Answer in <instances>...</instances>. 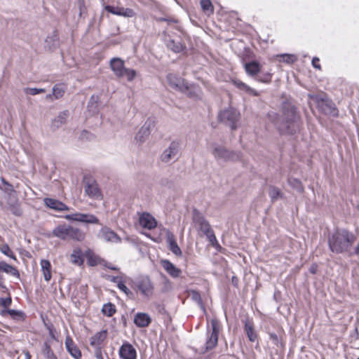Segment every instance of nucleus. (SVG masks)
Wrapping results in <instances>:
<instances>
[{
    "instance_id": "ea45409f",
    "label": "nucleus",
    "mask_w": 359,
    "mask_h": 359,
    "mask_svg": "<svg viewBox=\"0 0 359 359\" xmlns=\"http://www.w3.org/2000/svg\"><path fill=\"white\" fill-rule=\"evenodd\" d=\"M2 294H6V297H1L0 299V303L1 305L5 309H8V308L11 305L12 303V299L11 297V294L7 291V292H1Z\"/></svg>"
},
{
    "instance_id": "a211bd4d",
    "label": "nucleus",
    "mask_w": 359,
    "mask_h": 359,
    "mask_svg": "<svg viewBox=\"0 0 359 359\" xmlns=\"http://www.w3.org/2000/svg\"><path fill=\"white\" fill-rule=\"evenodd\" d=\"M44 204L50 209L57 211L69 210V208L64 203L50 198H45L43 199Z\"/></svg>"
},
{
    "instance_id": "a878e982",
    "label": "nucleus",
    "mask_w": 359,
    "mask_h": 359,
    "mask_svg": "<svg viewBox=\"0 0 359 359\" xmlns=\"http://www.w3.org/2000/svg\"><path fill=\"white\" fill-rule=\"evenodd\" d=\"M245 69L248 75L255 76L260 72L261 66L257 62H250L245 64Z\"/></svg>"
},
{
    "instance_id": "c756f323",
    "label": "nucleus",
    "mask_w": 359,
    "mask_h": 359,
    "mask_svg": "<svg viewBox=\"0 0 359 359\" xmlns=\"http://www.w3.org/2000/svg\"><path fill=\"white\" fill-rule=\"evenodd\" d=\"M233 83L234 86H236L238 89L244 90L250 95H252L254 96L259 95V93L257 90L250 88V86H248V85H246L245 83L240 80H234Z\"/></svg>"
},
{
    "instance_id": "dca6fc26",
    "label": "nucleus",
    "mask_w": 359,
    "mask_h": 359,
    "mask_svg": "<svg viewBox=\"0 0 359 359\" xmlns=\"http://www.w3.org/2000/svg\"><path fill=\"white\" fill-rule=\"evenodd\" d=\"M166 243L168 245L169 250L174 255H175L177 257L182 256V250L177 243L176 238L174 234L170 231H168L166 233Z\"/></svg>"
},
{
    "instance_id": "f257e3e1",
    "label": "nucleus",
    "mask_w": 359,
    "mask_h": 359,
    "mask_svg": "<svg viewBox=\"0 0 359 359\" xmlns=\"http://www.w3.org/2000/svg\"><path fill=\"white\" fill-rule=\"evenodd\" d=\"M356 239L353 232L345 229H337L328 238L329 248L336 254L346 253L352 248Z\"/></svg>"
},
{
    "instance_id": "8fccbe9b",
    "label": "nucleus",
    "mask_w": 359,
    "mask_h": 359,
    "mask_svg": "<svg viewBox=\"0 0 359 359\" xmlns=\"http://www.w3.org/2000/svg\"><path fill=\"white\" fill-rule=\"evenodd\" d=\"M100 262V258L96 256H90L88 258V263L90 266H96Z\"/></svg>"
},
{
    "instance_id": "1a4fd4ad",
    "label": "nucleus",
    "mask_w": 359,
    "mask_h": 359,
    "mask_svg": "<svg viewBox=\"0 0 359 359\" xmlns=\"http://www.w3.org/2000/svg\"><path fill=\"white\" fill-rule=\"evenodd\" d=\"M180 143L177 141H172L161 156V159L164 163L176 161L180 156Z\"/></svg>"
},
{
    "instance_id": "09e8293b",
    "label": "nucleus",
    "mask_w": 359,
    "mask_h": 359,
    "mask_svg": "<svg viewBox=\"0 0 359 359\" xmlns=\"http://www.w3.org/2000/svg\"><path fill=\"white\" fill-rule=\"evenodd\" d=\"M118 287L121 290L123 291L126 295H129V294H131L132 292H130V290L126 286V285L124 284V283L121 280V282H118V285H117Z\"/></svg>"
},
{
    "instance_id": "603ef678",
    "label": "nucleus",
    "mask_w": 359,
    "mask_h": 359,
    "mask_svg": "<svg viewBox=\"0 0 359 359\" xmlns=\"http://www.w3.org/2000/svg\"><path fill=\"white\" fill-rule=\"evenodd\" d=\"M80 138L81 140H90L93 138V135L86 130H83L81 132Z\"/></svg>"
},
{
    "instance_id": "58836bf2",
    "label": "nucleus",
    "mask_w": 359,
    "mask_h": 359,
    "mask_svg": "<svg viewBox=\"0 0 359 359\" xmlns=\"http://www.w3.org/2000/svg\"><path fill=\"white\" fill-rule=\"evenodd\" d=\"M277 57H280V61L285 62L287 64H292L297 60V57L292 54H282L277 55Z\"/></svg>"
},
{
    "instance_id": "4be33fe9",
    "label": "nucleus",
    "mask_w": 359,
    "mask_h": 359,
    "mask_svg": "<svg viewBox=\"0 0 359 359\" xmlns=\"http://www.w3.org/2000/svg\"><path fill=\"white\" fill-rule=\"evenodd\" d=\"M69 225L62 224L55 227L53 231V235L62 240H67L69 238Z\"/></svg>"
},
{
    "instance_id": "69168bd1",
    "label": "nucleus",
    "mask_w": 359,
    "mask_h": 359,
    "mask_svg": "<svg viewBox=\"0 0 359 359\" xmlns=\"http://www.w3.org/2000/svg\"><path fill=\"white\" fill-rule=\"evenodd\" d=\"M1 182H2V183H4V184L8 185V186H9L10 187H12V186H11L10 184H8V182H7L4 179V178H1Z\"/></svg>"
},
{
    "instance_id": "39448f33",
    "label": "nucleus",
    "mask_w": 359,
    "mask_h": 359,
    "mask_svg": "<svg viewBox=\"0 0 359 359\" xmlns=\"http://www.w3.org/2000/svg\"><path fill=\"white\" fill-rule=\"evenodd\" d=\"M210 152L218 162L237 161L241 158V154L227 149L223 145L213 143L210 147Z\"/></svg>"
},
{
    "instance_id": "412c9836",
    "label": "nucleus",
    "mask_w": 359,
    "mask_h": 359,
    "mask_svg": "<svg viewBox=\"0 0 359 359\" xmlns=\"http://www.w3.org/2000/svg\"><path fill=\"white\" fill-rule=\"evenodd\" d=\"M161 265L165 271L172 278H178L180 276L182 271L176 267L172 262L167 259L161 261Z\"/></svg>"
},
{
    "instance_id": "e433bc0d",
    "label": "nucleus",
    "mask_w": 359,
    "mask_h": 359,
    "mask_svg": "<svg viewBox=\"0 0 359 359\" xmlns=\"http://www.w3.org/2000/svg\"><path fill=\"white\" fill-rule=\"evenodd\" d=\"M42 353L46 357V359H57V356L51 349L49 341H46L44 343Z\"/></svg>"
},
{
    "instance_id": "ddd939ff",
    "label": "nucleus",
    "mask_w": 359,
    "mask_h": 359,
    "mask_svg": "<svg viewBox=\"0 0 359 359\" xmlns=\"http://www.w3.org/2000/svg\"><path fill=\"white\" fill-rule=\"evenodd\" d=\"M104 9L114 15L123 16L126 18H133L135 15V13L131 8H123L119 6H106Z\"/></svg>"
},
{
    "instance_id": "f03ea898",
    "label": "nucleus",
    "mask_w": 359,
    "mask_h": 359,
    "mask_svg": "<svg viewBox=\"0 0 359 359\" xmlns=\"http://www.w3.org/2000/svg\"><path fill=\"white\" fill-rule=\"evenodd\" d=\"M279 131L283 134H293L300 126L299 116L294 106L285 104L283 107V114L275 123Z\"/></svg>"
},
{
    "instance_id": "4d7b16f0",
    "label": "nucleus",
    "mask_w": 359,
    "mask_h": 359,
    "mask_svg": "<svg viewBox=\"0 0 359 359\" xmlns=\"http://www.w3.org/2000/svg\"><path fill=\"white\" fill-rule=\"evenodd\" d=\"M192 298L196 301L198 303H201V295L198 292L196 291L192 292Z\"/></svg>"
},
{
    "instance_id": "6e6d98bb",
    "label": "nucleus",
    "mask_w": 359,
    "mask_h": 359,
    "mask_svg": "<svg viewBox=\"0 0 359 359\" xmlns=\"http://www.w3.org/2000/svg\"><path fill=\"white\" fill-rule=\"evenodd\" d=\"M95 355L97 359H104L102 353V348H95Z\"/></svg>"
},
{
    "instance_id": "bb28decb",
    "label": "nucleus",
    "mask_w": 359,
    "mask_h": 359,
    "mask_svg": "<svg viewBox=\"0 0 359 359\" xmlns=\"http://www.w3.org/2000/svg\"><path fill=\"white\" fill-rule=\"evenodd\" d=\"M41 271L44 280L48 282L51 279V264L48 259H41L40 262Z\"/></svg>"
},
{
    "instance_id": "2eb2a0df",
    "label": "nucleus",
    "mask_w": 359,
    "mask_h": 359,
    "mask_svg": "<svg viewBox=\"0 0 359 359\" xmlns=\"http://www.w3.org/2000/svg\"><path fill=\"white\" fill-rule=\"evenodd\" d=\"M99 237L111 243H120L121 238L111 229L107 226L102 227L99 232Z\"/></svg>"
},
{
    "instance_id": "7ed1b4c3",
    "label": "nucleus",
    "mask_w": 359,
    "mask_h": 359,
    "mask_svg": "<svg viewBox=\"0 0 359 359\" xmlns=\"http://www.w3.org/2000/svg\"><path fill=\"white\" fill-rule=\"evenodd\" d=\"M167 81L171 88L190 97L198 98L201 97V90L198 86L190 85L184 79L174 74H169L167 76Z\"/></svg>"
},
{
    "instance_id": "a18cd8bd",
    "label": "nucleus",
    "mask_w": 359,
    "mask_h": 359,
    "mask_svg": "<svg viewBox=\"0 0 359 359\" xmlns=\"http://www.w3.org/2000/svg\"><path fill=\"white\" fill-rule=\"evenodd\" d=\"M201 6L204 11H212V5L210 0H201Z\"/></svg>"
},
{
    "instance_id": "f8f14e48",
    "label": "nucleus",
    "mask_w": 359,
    "mask_h": 359,
    "mask_svg": "<svg viewBox=\"0 0 359 359\" xmlns=\"http://www.w3.org/2000/svg\"><path fill=\"white\" fill-rule=\"evenodd\" d=\"M85 193L93 199H101L102 193L98 187L97 183L95 180H89L87 182L84 187Z\"/></svg>"
},
{
    "instance_id": "7c9ffc66",
    "label": "nucleus",
    "mask_w": 359,
    "mask_h": 359,
    "mask_svg": "<svg viewBox=\"0 0 359 359\" xmlns=\"http://www.w3.org/2000/svg\"><path fill=\"white\" fill-rule=\"evenodd\" d=\"M245 331L250 341H255L257 339V334L254 330L253 324L250 321H246L245 324Z\"/></svg>"
},
{
    "instance_id": "680f3d73",
    "label": "nucleus",
    "mask_w": 359,
    "mask_h": 359,
    "mask_svg": "<svg viewBox=\"0 0 359 359\" xmlns=\"http://www.w3.org/2000/svg\"><path fill=\"white\" fill-rule=\"evenodd\" d=\"M49 334L53 339H56V337L54 334V331L51 327H49Z\"/></svg>"
},
{
    "instance_id": "bf43d9fd",
    "label": "nucleus",
    "mask_w": 359,
    "mask_h": 359,
    "mask_svg": "<svg viewBox=\"0 0 359 359\" xmlns=\"http://www.w3.org/2000/svg\"><path fill=\"white\" fill-rule=\"evenodd\" d=\"M111 281L118 285V283L121 281V278L119 276H115L111 278Z\"/></svg>"
},
{
    "instance_id": "423d86ee",
    "label": "nucleus",
    "mask_w": 359,
    "mask_h": 359,
    "mask_svg": "<svg viewBox=\"0 0 359 359\" xmlns=\"http://www.w3.org/2000/svg\"><path fill=\"white\" fill-rule=\"evenodd\" d=\"M221 325L219 321L213 318L210 321V327L208 325L206 333V341L205 344V348L201 352L205 353L206 351L215 348L218 343V337L220 332Z\"/></svg>"
},
{
    "instance_id": "9b49d317",
    "label": "nucleus",
    "mask_w": 359,
    "mask_h": 359,
    "mask_svg": "<svg viewBox=\"0 0 359 359\" xmlns=\"http://www.w3.org/2000/svg\"><path fill=\"white\" fill-rule=\"evenodd\" d=\"M136 287L145 297H151L154 292V285L148 277H142L136 283Z\"/></svg>"
},
{
    "instance_id": "864d4df0",
    "label": "nucleus",
    "mask_w": 359,
    "mask_h": 359,
    "mask_svg": "<svg viewBox=\"0 0 359 359\" xmlns=\"http://www.w3.org/2000/svg\"><path fill=\"white\" fill-rule=\"evenodd\" d=\"M269 338L270 339L276 344V345H278V344L280 343V340H279V338L277 336L276 334L275 333H270L269 334Z\"/></svg>"
},
{
    "instance_id": "c85d7f7f",
    "label": "nucleus",
    "mask_w": 359,
    "mask_h": 359,
    "mask_svg": "<svg viewBox=\"0 0 359 359\" xmlns=\"http://www.w3.org/2000/svg\"><path fill=\"white\" fill-rule=\"evenodd\" d=\"M70 260L72 263L76 264L78 266H81L83 264V258L81 248H76L73 250L70 257Z\"/></svg>"
},
{
    "instance_id": "f3484780",
    "label": "nucleus",
    "mask_w": 359,
    "mask_h": 359,
    "mask_svg": "<svg viewBox=\"0 0 359 359\" xmlns=\"http://www.w3.org/2000/svg\"><path fill=\"white\" fill-rule=\"evenodd\" d=\"M107 330H102L95 333L90 339V345L94 348H102V345L107 339Z\"/></svg>"
},
{
    "instance_id": "052dcab7",
    "label": "nucleus",
    "mask_w": 359,
    "mask_h": 359,
    "mask_svg": "<svg viewBox=\"0 0 359 359\" xmlns=\"http://www.w3.org/2000/svg\"><path fill=\"white\" fill-rule=\"evenodd\" d=\"M355 255H359V243L354 248V250L353 252Z\"/></svg>"
},
{
    "instance_id": "b1692460",
    "label": "nucleus",
    "mask_w": 359,
    "mask_h": 359,
    "mask_svg": "<svg viewBox=\"0 0 359 359\" xmlns=\"http://www.w3.org/2000/svg\"><path fill=\"white\" fill-rule=\"evenodd\" d=\"M6 313L9 314L11 317L18 322H23L26 319L25 313L22 311H18L14 309H4L1 311V316H5Z\"/></svg>"
},
{
    "instance_id": "72a5a7b5",
    "label": "nucleus",
    "mask_w": 359,
    "mask_h": 359,
    "mask_svg": "<svg viewBox=\"0 0 359 359\" xmlns=\"http://www.w3.org/2000/svg\"><path fill=\"white\" fill-rule=\"evenodd\" d=\"M167 46L175 53H180L184 50L183 44L179 41L170 40L167 42Z\"/></svg>"
},
{
    "instance_id": "aec40b11",
    "label": "nucleus",
    "mask_w": 359,
    "mask_h": 359,
    "mask_svg": "<svg viewBox=\"0 0 359 359\" xmlns=\"http://www.w3.org/2000/svg\"><path fill=\"white\" fill-rule=\"evenodd\" d=\"M151 126V123L149 121H147L142 128L139 130L138 133L135 136V140L137 142L140 144L144 142L150 135V127Z\"/></svg>"
},
{
    "instance_id": "c03bdc74",
    "label": "nucleus",
    "mask_w": 359,
    "mask_h": 359,
    "mask_svg": "<svg viewBox=\"0 0 359 359\" xmlns=\"http://www.w3.org/2000/svg\"><path fill=\"white\" fill-rule=\"evenodd\" d=\"M271 74L270 73H265V74H263L259 76H257L256 77V80L259 82H262V83H270L271 81Z\"/></svg>"
},
{
    "instance_id": "4468645a",
    "label": "nucleus",
    "mask_w": 359,
    "mask_h": 359,
    "mask_svg": "<svg viewBox=\"0 0 359 359\" xmlns=\"http://www.w3.org/2000/svg\"><path fill=\"white\" fill-rule=\"evenodd\" d=\"M121 359H137V351L129 343L125 342L119 348L118 351Z\"/></svg>"
},
{
    "instance_id": "20e7f679",
    "label": "nucleus",
    "mask_w": 359,
    "mask_h": 359,
    "mask_svg": "<svg viewBox=\"0 0 359 359\" xmlns=\"http://www.w3.org/2000/svg\"><path fill=\"white\" fill-rule=\"evenodd\" d=\"M193 222L197 230L206 236L213 247L217 248L219 246L210 223L202 214L196 211L194 212Z\"/></svg>"
},
{
    "instance_id": "13d9d810",
    "label": "nucleus",
    "mask_w": 359,
    "mask_h": 359,
    "mask_svg": "<svg viewBox=\"0 0 359 359\" xmlns=\"http://www.w3.org/2000/svg\"><path fill=\"white\" fill-rule=\"evenodd\" d=\"M309 271L311 273L315 274L317 271V266L316 264H313L311 266Z\"/></svg>"
},
{
    "instance_id": "79ce46f5",
    "label": "nucleus",
    "mask_w": 359,
    "mask_h": 359,
    "mask_svg": "<svg viewBox=\"0 0 359 359\" xmlns=\"http://www.w3.org/2000/svg\"><path fill=\"white\" fill-rule=\"evenodd\" d=\"M24 92L27 95H36L46 92L44 88H25Z\"/></svg>"
},
{
    "instance_id": "6e6552de",
    "label": "nucleus",
    "mask_w": 359,
    "mask_h": 359,
    "mask_svg": "<svg viewBox=\"0 0 359 359\" xmlns=\"http://www.w3.org/2000/svg\"><path fill=\"white\" fill-rule=\"evenodd\" d=\"M240 113L231 107L222 111L218 116L219 121L229 126L231 129L237 128V123L240 119Z\"/></svg>"
},
{
    "instance_id": "6ab92c4d",
    "label": "nucleus",
    "mask_w": 359,
    "mask_h": 359,
    "mask_svg": "<svg viewBox=\"0 0 359 359\" xmlns=\"http://www.w3.org/2000/svg\"><path fill=\"white\" fill-rule=\"evenodd\" d=\"M65 346L67 351L74 358L79 359L81 357V352L80 349L69 336L66 337Z\"/></svg>"
},
{
    "instance_id": "4c0bfd02",
    "label": "nucleus",
    "mask_w": 359,
    "mask_h": 359,
    "mask_svg": "<svg viewBox=\"0 0 359 359\" xmlns=\"http://www.w3.org/2000/svg\"><path fill=\"white\" fill-rule=\"evenodd\" d=\"M102 312L104 315L111 317L116 312V307L111 303L105 304L102 306Z\"/></svg>"
},
{
    "instance_id": "c9c22d12",
    "label": "nucleus",
    "mask_w": 359,
    "mask_h": 359,
    "mask_svg": "<svg viewBox=\"0 0 359 359\" xmlns=\"http://www.w3.org/2000/svg\"><path fill=\"white\" fill-rule=\"evenodd\" d=\"M66 90V86L63 83L55 84L53 88V93L55 99H59L63 96Z\"/></svg>"
},
{
    "instance_id": "37998d69",
    "label": "nucleus",
    "mask_w": 359,
    "mask_h": 359,
    "mask_svg": "<svg viewBox=\"0 0 359 359\" xmlns=\"http://www.w3.org/2000/svg\"><path fill=\"white\" fill-rule=\"evenodd\" d=\"M0 250L5 255H6L15 260L16 259V257H15L14 253L13 252V251L11 250V248H9V246L7 244L3 245L1 247Z\"/></svg>"
},
{
    "instance_id": "2f4dec72",
    "label": "nucleus",
    "mask_w": 359,
    "mask_h": 359,
    "mask_svg": "<svg viewBox=\"0 0 359 359\" xmlns=\"http://www.w3.org/2000/svg\"><path fill=\"white\" fill-rule=\"evenodd\" d=\"M0 271L16 277L20 276L18 271L15 267L4 262H0Z\"/></svg>"
},
{
    "instance_id": "338daca9",
    "label": "nucleus",
    "mask_w": 359,
    "mask_h": 359,
    "mask_svg": "<svg viewBox=\"0 0 359 359\" xmlns=\"http://www.w3.org/2000/svg\"><path fill=\"white\" fill-rule=\"evenodd\" d=\"M25 359H31V355L29 352L25 353Z\"/></svg>"
},
{
    "instance_id": "de8ad7c7",
    "label": "nucleus",
    "mask_w": 359,
    "mask_h": 359,
    "mask_svg": "<svg viewBox=\"0 0 359 359\" xmlns=\"http://www.w3.org/2000/svg\"><path fill=\"white\" fill-rule=\"evenodd\" d=\"M269 194L272 200H275L280 196V191L279 189L275 187H271L269 189Z\"/></svg>"
},
{
    "instance_id": "5701e85b",
    "label": "nucleus",
    "mask_w": 359,
    "mask_h": 359,
    "mask_svg": "<svg viewBox=\"0 0 359 359\" xmlns=\"http://www.w3.org/2000/svg\"><path fill=\"white\" fill-rule=\"evenodd\" d=\"M151 321L150 316L145 313H137L134 318V323L138 327H147Z\"/></svg>"
},
{
    "instance_id": "3c124183",
    "label": "nucleus",
    "mask_w": 359,
    "mask_h": 359,
    "mask_svg": "<svg viewBox=\"0 0 359 359\" xmlns=\"http://www.w3.org/2000/svg\"><path fill=\"white\" fill-rule=\"evenodd\" d=\"M57 41V36L56 34H54L52 36H48L46 39V43L47 44H49L50 43H52L51 46H49V48H50L51 46H54L55 45V43Z\"/></svg>"
},
{
    "instance_id": "9d476101",
    "label": "nucleus",
    "mask_w": 359,
    "mask_h": 359,
    "mask_svg": "<svg viewBox=\"0 0 359 359\" xmlns=\"http://www.w3.org/2000/svg\"><path fill=\"white\" fill-rule=\"evenodd\" d=\"M139 224L143 228L148 230L154 229L157 226V221L154 217L147 212H138Z\"/></svg>"
},
{
    "instance_id": "cd10ccee",
    "label": "nucleus",
    "mask_w": 359,
    "mask_h": 359,
    "mask_svg": "<svg viewBox=\"0 0 359 359\" xmlns=\"http://www.w3.org/2000/svg\"><path fill=\"white\" fill-rule=\"evenodd\" d=\"M85 238L86 233L82 230L79 228H74L72 226H70L69 239L81 242L84 241Z\"/></svg>"
},
{
    "instance_id": "5fc2aeb1",
    "label": "nucleus",
    "mask_w": 359,
    "mask_h": 359,
    "mask_svg": "<svg viewBox=\"0 0 359 359\" xmlns=\"http://www.w3.org/2000/svg\"><path fill=\"white\" fill-rule=\"evenodd\" d=\"M319 58L317 57H315L312 60V65L314 68L320 69V65L319 64Z\"/></svg>"
},
{
    "instance_id": "774afa93",
    "label": "nucleus",
    "mask_w": 359,
    "mask_h": 359,
    "mask_svg": "<svg viewBox=\"0 0 359 359\" xmlns=\"http://www.w3.org/2000/svg\"><path fill=\"white\" fill-rule=\"evenodd\" d=\"M159 21H168L166 18H160Z\"/></svg>"
},
{
    "instance_id": "49530a36",
    "label": "nucleus",
    "mask_w": 359,
    "mask_h": 359,
    "mask_svg": "<svg viewBox=\"0 0 359 359\" xmlns=\"http://www.w3.org/2000/svg\"><path fill=\"white\" fill-rule=\"evenodd\" d=\"M80 212H75L72 214L66 215L64 218L68 221H74L80 222Z\"/></svg>"
},
{
    "instance_id": "0e129e2a",
    "label": "nucleus",
    "mask_w": 359,
    "mask_h": 359,
    "mask_svg": "<svg viewBox=\"0 0 359 359\" xmlns=\"http://www.w3.org/2000/svg\"><path fill=\"white\" fill-rule=\"evenodd\" d=\"M0 291L1 292H7V288L5 286L0 284Z\"/></svg>"
},
{
    "instance_id": "e2e57ef3",
    "label": "nucleus",
    "mask_w": 359,
    "mask_h": 359,
    "mask_svg": "<svg viewBox=\"0 0 359 359\" xmlns=\"http://www.w3.org/2000/svg\"><path fill=\"white\" fill-rule=\"evenodd\" d=\"M46 98L47 100H53L54 98V95H53V93H52V94H48L46 97Z\"/></svg>"
},
{
    "instance_id": "a19ab883",
    "label": "nucleus",
    "mask_w": 359,
    "mask_h": 359,
    "mask_svg": "<svg viewBox=\"0 0 359 359\" xmlns=\"http://www.w3.org/2000/svg\"><path fill=\"white\" fill-rule=\"evenodd\" d=\"M288 183L292 187H293L298 191H299V192L303 191V189H304L302 185L301 182L299 180L295 179V178H290V179H288Z\"/></svg>"
},
{
    "instance_id": "393cba45",
    "label": "nucleus",
    "mask_w": 359,
    "mask_h": 359,
    "mask_svg": "<svg viewBox=\"0 0 359 359\" xmlns=\"http://www.w3.org/2000/svg\"><path fill=\"white\" fill-rule=\"evenodd\" d=\"M318 107L325 114H331L332 115L337 114V109H335L334 104L330 101L322 99L318 102Z\"/></svg>"
},
{
    "instance_id": "f704fd0d",
    "label": "nucleus",
    "mask_w": 359,
    "mask_h": 359,
    "mask_svg": "<svg viewBox=\"0 0 359 359\" xmlns=\"http://www.w3.org/2000/svg\"><path fill=\"white\" fill-rule=\"evenodd\" d=\"M80 222L86 224H99L98 218L92 214L81 213Z\"/></svg>"
},
{
    "instance_id": "0eeeda50",
    "label": "nucleus",
    "mask_w": 359,
    "mask_h": 359,
    "mask_svg": "<svg viewBox=\"0 0 359 359\" xmlns=\"http://www.w3.org/2000/svg\"><path fill=\"white\" fill-rule=\"evenodd\" d=\"M110 68L118 78L126 77L128 81H132L137 74L135 70L126 68L124 61L120 57L110 60Z\"/></svg>"
},
{
    "instance_id": "473e14b6",
    "label": "nucleus",
    "mask_w": 359,
    "mask_h": 359,
    "mask_svg": "<svg viewBox=\"0 0 359 359\" xmlns=\"http://www.w3.org/2000/svg\"><path fill=\"white\" fill-rule=\"evenodd\" d=\"M69 116V111L67 110L60 112L58 116L53 121V126L56 128L60 127L64 124Z\"/></svg>"
}]
</instances>
